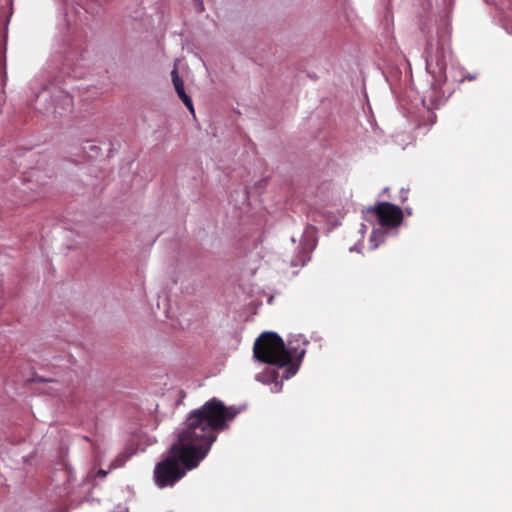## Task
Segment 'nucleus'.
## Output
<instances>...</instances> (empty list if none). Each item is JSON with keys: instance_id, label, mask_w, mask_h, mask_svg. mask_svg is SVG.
Wrapping results in <instances>:
<instances>
[{"instance_id": "1", "label": "nucleus", "mask_w": 512, "mask_h": 512, "mask_svg": "<svg viewBox=\"0 0 512 512\" xmlns=\"http://www.w3.org/2000/svg\"><path fill=\"white\" fill-rule=\"evenodd\" d=\"M239 413V408L228 407L215 397L190 411L166 456L154 467L155 485L158 488L172 487L188 471L198 467L217 440L218 433L227 429Z\"/></svg>"}, {"instance_id": "6", "label": "nucleus", "mask_w": 512, "mask_h": 512, "mask_svg": "<svg viewBox=\"0 0 512 512\" xmlns=\"http://www.w3.org/2000/svg\"><path fill=\"white\" fill-rule=\"evenodd\" d=\"M178 97L183 101L185 106L191 113H194V106L192 99L186 94L185 88L176 92Z\"/></svg>"}, {"instance_id": "10", "label": "nucleus", "mask_w": 512, "mask_h": 512, "mask_svg": "<svg viewBox=\"0 0 512 512\" xmlns=\"http://www.w3.org/2000/svg\"><path fill=\"white\" fill-rule=\"evenodd\" d=\"M106 475H107V472H106L105 470L100 469V470L97 472V476H98V477L104 478Z\"/></svg>"}, {"instance_id": "8", "label": "nucleus", "mask_w": 512, "mask_h": 512, "mask_svg": "<svg viewBox=\"0 0 512 512\" xmlns=\"http://www.w3.org/2000/svg\"><path fill=\"white\" fill-rule=\"evenodd\" d=\"M127 456L124 455V454H120L118 455L114 461L111 463V467L113 468H119V467H122L124 465V463L126 462L127 460Z\"/></svg>"}, {"instance_id": "11", "label": "nucleus", "mask_w": 512, "mask_h": 512, "mask_svg": "<svg viewBox=\"0 0 512 512\" xmlns=\"http://www.w3.org/2000/svg\"><path fill=\"white\" fill-rule=\"evenodd\" d=\"M38 381H39V382H46L47 380H46V379H44V378H40V379H38Z\"/></svg>"}, {"instance_id": "7", "label": "nucleus", "mask_w": 512, "mask_h": 512, "mask_svg": "<svg viewBox=\"0 0 512 512\" xmlns=\"http://www.w3.org/2000/svg\"><path fill=\"white\" fill-rule=\"evenodd\" d=\"M5 53H6V40H5V37L3 39L0 37V72L5 71V67H6Z\"/></svg>"}, {"instance_id": "5", "label": "nucleus", "mask_w": 512, "mask_h": 512, "mask_svg": "<svg viewBox=\"0 0 512 512\" xmlns=\"http://www.w3.org/2000/svg\"><path fill=\"white\" fill-rule=\"evenodd\" d=\"M171 78L176 92L184 89V81L179 76L177 63L174 64V68L171 71Z\"/></svg>"}, {"instance_id": "2", "label": "nucleus", "mask_w": 512, "mask_h": 512, "mask_svg": "<svg viewBox=\"0 0 512 512\" xmlns=\"http://www.w3.org/2000/svg\"><path fill=\"white\" fill-rule=\"evenodd\" d=\"M307 345L308 341L302 335L293 336L286 346L278 334L263 332L254 343L253 356L260 362L284 368L282 380L288 379L297 373Z\"/></svg>"}, {"instance_id": "9", "label": "nucleus", "mask_w": 512, "mask_h": 512, "mask_svg": "<svg viewBox=\"0 0 512 512\" xmlns=\"http://www.w3.org/2000/svg\"><path fill=\"white\" fill-rule=\"evenodd\" d=\"M195 2L197 4L198 11L203 12L205 10L203 0H195Z\"/></svg>"}, {"instance_id": "4", "label": "nucleus", "mask_w": 512, "mask_h": 512, "mask_svg": "<svg viewBox=\"0 0 512 512\" xmlns=\"http://www.w3.org/2000/svg\"><path fill=\"white\" fill-rule=\"evenodd\" d=\"M264 377H267L269 378L271 381L275 382V385L277 387H279L278 391L281 389V386H282V381L281 382H278V374L277 372L275 371V369H268L267 372L265 374H259L257 375V380L259 381H263V382H267L268 380H264L263 378Z\"/></svg>"}, {"instance_id": "3", "label": "nucleus", "mask_w": 512, "mask_h": 512, "mask_svg": "<svg viewBox=\"0 0 512 512\" xmlns=\"http://www.w3.org/2000/svg\"><path fill=\"white\" fill-rule=\"evenodd\" d=\"M367 214L374 217L378 224L386 228H395L403 221V212L400 207L390 202H379L366 210Z\"/></svg>"}]
</instances>
